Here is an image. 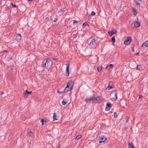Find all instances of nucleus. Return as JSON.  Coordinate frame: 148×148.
I'll use <instances>...</instances> for the list:
<instances>
[{
  "instance_id": "nucleus-1",
  "label": "nucleus",
  "mask_w": 148,
  "mask_h": 148,
  "mask_svg": "<svg viewBox=\"0 0 148 148\" xmlns=\"http://www.w3.org/2000/svg\"><path fill=\"white\" fill-rule=\"evenodd\" d=\"M43 63V67L45 69H48L51 67L52 65V62L49 58L44 59L42 62Z\"/></svg>"
},
{
  "instance_id": "nucleus-2",
  "label": "nucleus",
  "mask_w": 148,
  "mask_h": 148,
  "mask_svg": "<svg viewBox=\"0 0 148 148\" xmlns=\"http://www.w3.org/2000/svg\"><path fill=\"white\" fill-rule=\"evenodd\" d=\"M100 97L98 96L92 97V102L94 103H99L101 102Z\"/></svg>"
},
{
  "instance_id": "nucleus-3",
  "label": "nucleus",
  "mask_w": 148,
  "mask_h": 148,
  "mask_svg": "<svg viewBox=\"0 0 148 148\" xmlns=\"http://www.w3.org/2000/svg\"><path fill=\"white\" fill-rule=\"evenodd\" d=\"M132 41V38L130 36L127 37V39L124 41V44L126 45L130 44Z\"/></svg>"
},
{
  "instance_id": "nucleus-4",
  "label": "nucleus",
  "mask_w": 148,
  "mask_h": 148,
  "mask_svg": "<svg viewBox=\"0 0 148 148\" xmlns=\"http://www.w3.org/2000/svg\"><path fill=\"white\" fill-rule=\"evenodd\" d=\"M32 92L28 91L27 90H26L24 91L23 93V96L25 98H26L27 97L28 95L29 94H32Z\"/></svg>"
},
{
  "instance_id": "nucleus-5",
  "label": "nucleus",
  "mask_w": 148,
  "mask_h": 148,
  "mask_svg": "<svg viewBox=\"0 0 148 148\" xmlns=\"http://www.w3.org/2000/svg\"><path fill=\"white\" fill-rule=\"evenodd\" d=\"M107 139L104 136L99 137V143H102L104 142Z\"/></svg>"
},
{
  "instance_id": "nucleus-6",
  "label": "nucleus",
  "mask_w": 148,
  "mask_h": 148,
  "mask_svg": "<svg viewBox=\"0 0 148 148\" xmlns=\"http://www.w3.org/2000/svg\"><path fill=\"white\" fill-rule=\"evenodd\" d=\"M117 31L116 29H113L111 31L108 32V33L109 34L110 36H112Z\"/></svg>"
},
{
  "instance_id": "nucleus-7",
  "label": "nucleus",
  "mask_w": 148,
  "mask_h": 148,
  "mask_svg": "<svg viewBox=\"0 0 148 148\" xmlns=\"http://www.w3.org/2000/svg\"><path fill=\"white\" fill-rule=\"evenodd\" d=\"M111 106L110 103H107L106 104V111H108L111 108Z\"/></svg>"
},
{
  "instance_id": "nucleus-8",
  "label": "nucleus",
  "mask_w": 148,
  "mask_h": 148,
  "mask_svg": "<svg viewBox=\"0 0 148 148\" xmlns=\"http://www.w3.org/2000/svg\"><path fill=\"white\" fill-rule=\"evenodd\" d=\"M69 64H66V75L67 76H69V75L70 73L69 72Z\"/></svg>"
},
{
  "instance_id": "nucleus-9",
  "label": "nucleus",
  "mask_w": 148,
  "mask_h": 148,
  "mask_svg": "<svg viewBox=\"0 0 148 148\" xmlns=\"http://www.w3.org/2000/svg\"><path fill=\"white\" fill-rule=\"evenodd\" d=\"M73 84L74 82L73 81H71L69 82L67 84V85H68V86L70 87V89H72L73 88Z\"/></svg>"
},
{
  "instance_id": "nucleus-10",
  "label": "nucleus",
  "mask_w": 148,
  "mask_h": 148,
  "mask_svg": "<svg viewBox=\"0 0 148 148\" xmlns=\"http://www.w3.org/2000/svg\"><path fill=\"white\" fill-rule=\"evenodd\" d=\"M140 23L138 22L137 21H135L134 22V24L135 27L137 28L140 26Z\"/></svg>"
},
{
  "instance_id": "nucleus-11",
  "label": "nucleus",
  "mask_w": 148,
  "mask_h": 148,
  "mask_svg": "<svg viewBox=\"0 0 148 148\" xmlns=\"http://www.w3.org/2000/svg\"><path fill=\"white\" fill-rule=\"evenodd\" d=\"M16 38L18 40H20L21 39V36L20 34H17Z\"/></svg>"
},
{
  "instance_id": "nucleus-12",
  "label": "nucleus",
  "mask_w": 148,
  "mask_h": 148,
  "mask_svg": "<svg viewBox=\"0 0 148 148\" xmlns=\"http://www.w3.org/2000/svg\"><path fill=\"white\" fill-rule=\"evenodd\" d=\"M148 46V41H146L144 42L142 45L141 47H147Z\"/></svg>"
},
{
  "instance_id": "nucleus-13",
  "label": "nucleus",
  "mask_w": 148,
  "mask_h": 148,
  "mask_svg": "<svg viewBox=\"0 0 148 148\" xmlns=\"http://www.w3.org/2000/svg\"><path fill=\"white\" fill-rule=\"evenodd\" d=\"M85 101L87 103L90 102L91 101H92V97L88 98L85 99Z\"/></svg>"
},
{
  "instance_id": "nucleus-14",
  "label": "nucleus",
  "mask_w": 148,
  "mask_h": 148,
  "mask_svg": "<svg viewBox=\"0 0 148 148\" xmlns=\"http://www.w3.org/2000/svg\"><path fill=\"white\" fill-rule=\"evenodd\" d=\"M33 136L34 133L33 132H32L31 131L30 132L27 134V136L29 137L32 138Z\"/></svg>"
},
{
  "instance_id": "nucleus-15",
  "label": "nucleus",
  "mask_w": 148,
  "mask_h": 148,
  "mask_svg": "<svg viewBox=\"0 0 148 148\" xmlns=\"http://www.w3.org/2000/svg\"><path fill=\"white\" fill-rule=\"evenodd\" d=\"M136 4L138 5H140L141 3V0H135Z\"/></svg>"
},
{
  "instance_id": "nucleus-16",
  "label": "nucleus",
  "mask_w": 148,
  "mask_h": 148,
  "mask_svg": "<svg viewBox=\"0 0 148 148\" xmlns=\"http://www.w3.org/2000/svg\"><path fill=\"white\" fill-rule=\"evenodd\" d=\"M128 147L129 148H134L133 144L131 143H128Z\"/></svg>"
},
{
  "instance_id": "nucleus-17",
  "label": "nucleus",
  "mask_w": 148,
  "mask_h": 148,
  "mask_svg": "<svg viewBox=\"0 0 148 148\" xmlns=\"http://www.w3.org/2000/svg\"><path fill=\"white\" fill-rule=\"evenodd\" d=\"M95 39H93L92 40L90 43V45H94L95 44Z\"/></svg>"
},
{
  "instance_id": "nucleus-18",
  "label": "nucleus",
  "mask_w": 148,
  "mask_h": 148,
  "mask_svg": "<svg viewBox=\"0 0 148 148\" xmlns=\"http://www.w3.org/2000/svg\"><path fill=\"white\" fill-rule=\"evenodd\" d=\"M56 113H54L53 114V121L55 120H57L58 119L56 118Z\"/></svg>"
},
{
  "instance_id": "nucleus-19",
  "label": "nucleus",
  "mask_w": 148,
  "mask_h": 148,
  "mask_svg": "<svg viewBox=\"0 0 148 148\" xmlns=\"http://www.w3.org/2000/svg\"><path fill=\"white\" fill-rule=\"evenodd\" d=\"M102 69V67L100 66L98 67L97 70L99 72H101V71Z\"/></svg>"
},
{
  "instance_id": "nucleus-20",
  "label": "nucleus",
  "mask_w": 148,
  "mask_h": 148,
  "mask_svg": "<svg viewBox=\"0 0 148 148\" xmlns=\"http://www.w3.org/2000/svg\"><path fill=\"white\" fill-rule=\"evenodd\" d=\"M110 84H109L108 85L106 88V89L110 90V89L114 88L112 86H110Z\"/></svg>"
},
{
  "instance_id": "nucleus-21",
  "label": "nucleus",
  "mask_w": 148,
  "mask_h": 148,
  "mask_svg": "<svg viewBox=\"0 0 148 148\" xmlns=\"http://www.w3.org/2000/svg\"><path fill=\"white\" fill-rule=\"evenodd\" d=\"M82 136L81 135L79 134L76 136L75 139L76 140H79L82 137Z\"/></svg>"
},
{
  "instance_id": "nucleus-22",
  "label": "nucleus",
  "mask_w": 148,
  "mask_h": 148,
  "mask_svg": "<svg viewBox=\"0 0 148 148\" xmlns=\"http://www.w3.org/2000/svg\"><path fill=\"white\" fill-rule=\"evenodd\" d=\"M141 68V66L140 65H137V66L136 67V69L137 70H140Z\"/></svg>"
},
{
  "instance_id": "nucleus-23",
  "label": "nucleus",
  "mask_w": 148,
  "mask_h": 148,
  "mask_svg": "<svg viewBox=\"0 0 148 148\" xmlns=\"http://www.w3.org/2000/svg\"><path fill=\"white\" fill-rule=\"evenodd\" d=\"M63 105H64L67 103V101L64 99L62 102Z\"/></svg>"
},
{
  "instance_id": "nucleus-24",
  "label": "nucleus",
  "mask_w": 148,
  "mask_h": 148,
  "mask_svg": "<svg viewBox=\"0 0 148 148\" xmlns=\"http://www.w3.org/2000/svg\"><path fill=\"white\" fill-rule=\"evenodd\" d=\"M132 9H133V14L134 16H136V14H137V12L136 10L133 8H132Z\"/></svg>"
},
{
  "instance_id": "nucleus-25",
  "label": "nucleus",
  "mask_w": 148,
  "mask_h": 148,
  "mask_svg": "<svg viewBox=\"0 0 148 148\" xmlns=\"http://www.w3.org/2000/svg\"><path fill=\"white\" fill-rule=\"evenodd\" d=\"M41 122L42 123V125H44L46 123V121L43 119H41Z\"/></svg>"
},
{
  "instance_id": "nucleus-26",
  "label": "nucleus",
  "mask_w": 148,
  "mask_h": 148,
  "mask_svg": "<svg viewBox=\"0 0 148 148\" xmlns=\"http://www.w3.org/2000/svg\"><path fill=\"white\" fill-rule=\"evenodd\" d=\"M109 66V69H111L113 67V65L112 64H110L108 65H108H107L106 68L107 67H108Z\"/></svg>"
},
{
  "instance_id": "nucleus-27",
  "label": "nucleus",
  "mask_w": 148,
  "mask_h": 148,
  "mask_svg": "<svg viewBox=\"0 0 148 148\" xmlns=\"http://www.w3.org/2000/svg\"><path fill=\"white\" fill-rule=\"evenodd\" d=\"M69 91V89H66V88H65L63 92H64V93H66Z\"/></svg>"
},
{
  "instance_id": "nucleus-28",
  "label": "nucleus",
  "mask_w": 148,
  "mask_h": 148,
  "mask_svg": "<svg viewBox=\"0 0 148 148\" xmlns=\"http://www.w3.org/2000/svg\"><path fill=\"white\" fill-rule=\"evenodd\" d=\"M126 122L127 123L129 120V117L128 116H125Z\"/></svg>"
},
{
  "instance_id": "nucleus-29",
  "label": "nucleus",
  "mask_w": 148,
  "mask_h": 148,
  "mask_svg": "<svg viewBox=\"0 0 148 148\" xmlns=\"http://www.w3.org/2000/svg\"><path fill=\"white\" fill-rule=\"evenodd\" d=\"M112 43H114L115 42V39L114 36H113L112 37Z\"/></svg>"
},
{
  "instance_id": "nucleus-30",
  "label": "nucleus",
  "mask_w": 148,
  "mask_h": 148,
  "mask_svg": "<svg viewBox=\"0 0 148 148\" xmlns=\"http://www.w3.org/2000/svg\"><path fill=\"white\" fill-rule=\"evenodd\" d=\"M86 25L89 26L88 24H86L85 23L83 24L82 26L83 27H84Z\"/></svg>"
},
{
  "instance_id": "nucleus-31",
  "label": "nucleus",
  "mask_w": 148,
  "mask_h": 148,
  "mask_svg": "<svg viewBox=\"0 0 148 148\" xmlns=\"http://www.w3.org/2000/svg\"><path fill=\"white\" fill-rule=\"evenodd\" d=\"M65 88L66 89H69V90H72V89H70V87L68 86V85H67L66 86V87Z\"/></svg>"
},
{
  "instance_id": "nucleus-32",
  "label": "nucleus",
  "mask_w": 148,
  "mask_h": 148,
  "mask_svg": "<svg viewBox=\"0 0 148 148\" xmlns=\"http://www.w3.org/2000/svg\"><path fill=\"white\" fill-rule=\"evenodd\" d=\"M114 118H116L117 117V115L116 114V112H114Z\"/></svg>"
},
{
  "instance_id": "nucleus-33",
  "label": "nucleus",
  "mask_w": 148,
  "mask_h": 148,
  "mask_svg": "<svg viewBox=\"0 0 148 148\" xmlns=\"http://www.w3.org/2000/svg\"><path fill=\"white\" fill-rule=\"evenodd\" d=\"M95 13L94 11H92L91 12L90 16H93L95 15Z\"/></svg>"
},
{
  "instance_id": "nucleus-34",
  "label": "nucleus",
  "mask_w": 148,
  "mask_h": 148,
  "mask_svg": "<svg viewBox=\"0 0 148 148\" xmlns=\"http://www.w3.org/2000/svg\"><path fill=\"white\" fill-rule=\"evenodd\" d=\"M12 58L10 56H9V57L8 58V60H12Z\"/></svg>"
},
{
  "instance_id": "nucleus-35",
  "label": "nucleus",
  "mask_w": 148,
  "mask_h": 148,
  "mask_svg": "<svg viewBox=\"0 0 148 148\" xmlns=\"http://www.w3.org/2000/svg\"><path fill=\"white\" fill-rule=\"evenodd\" d=\"M114 98L115 99H117V93L116 92L114 95Z\"/></svg>"
},
{
  "instance_id": "nucleus-36",
  "label": "nucleus",
  "mask_w": 148,
  "mask_h": 148,
  "mask_svg": "<svg viewBox=\"0 0 148 148\" xmlns=\"http://www.w3.org/2000/svg\"><path fill=\"white\" fill-rule=\"evenodd\" d=\"M64 8L60 9V12H62L63 13L64 12Z\"/></svg>"
},
{
  "instance_id": "nucleus-37",
  "label": "nucleus",
  "mask_w": 148,
  "mask_h": 148,
  "mask_svg": "<svg viewBox=\"0 0 148 148\" xmlns=\"http://www.w3.org/2000/svg\"><path fill=\"white\" fill-rule=\"evenodd\" d=\"M57 92L59 94H61L63 92H60V91H59V90H58Z\"/></svg>"
},
{
  "instance_id": "nucleus-38",
  "label": "nucleus",
  "mask_w": 148,
  "mask_h": 148,
  "mask_svg": "<svg viewBox=\"0 0 148 148\" xmlns=\"http://www.w3.org/2000/svg\"><path fill=\"white\" fill-rule=\"evenodd\" d=\"M49 17H47V18H46L45 19V21H49Z\"/></svg>"
},
{
  "instance_id": "nucleus-39",
  "label": "nucleus",
  "mask_w": 148,
  "mask_h": 148,
  "mask_svg": "<svg viewBox=\"0 0 148 148\" xmlns=\"http://www.w3.org/2000/svg\"><path fill=\"white\" fill-rule=\"evenodd\" d=\"M78 22V21H73V24H74L75 23H77Z\"/></svg>"
},
{
  "instance_id": "nucleus-40",
  "label": "nucleus",
  "mask_w": 148,
  "mask_h": 148,
  "mask_svg": "<svg viewBox=\"0 0 148 148\" xmlns=\"http://www.w3.org/2000/svg\"><path fill=\"white\" fill-rule=\"evenodd\" d=\"M57 148H60L61 146L60 144H59L57 147Z\"/></svg>"
},
{
  "instance_id": "nucleus-41",
  "label": "nucleus",
  "mask_w": 148,
  "mask_h": 148,
  "mask_svg": "<svg viewBox=\"0 0 148 148\" xmlns=\"http://www.w3.org/2000/svg\"><path fill=\"white\" fill-rule=\"evenodd\" d=\"M11 4L13 7H16V5H14L12 3H11Z\"/></svg>"
},
{
  "instance_id": "nucleus-42",
  "label": "nucleus",
  "mask_w": 148,
  "mask_h": 148,
  "mask_svg": "<svg viewBox=\"0 0 148 148\" xmlns=\"http://www.w3.org/2000/svg\"><path fill=\"white\" fill-rule=\"evenodd\" d=\"M142 97V96L141 95H139V97H138V98L139 99H141Z\"/></svg>"
},
{
  "instance_id": "nucleus-43",
  "label": "nucleus",
  "mask_w": 148,
  "mask_h": 148,
  "mask_svg": "<svg viewBox=\"0 0 148 148\" xmlns=\"http://www.w3.org/2000/svg\"><path fill=\"white\" fill-rule=\"evenodd\" d=\"M58 20V19L57 18H56L55 19V20L53 21V22H56Z\"/></svg>"
},
{
  "instance_id": "nucleus-44",
  "label": "nucleus",
  "mask_w": 148,
  "mask_h": 148,
  "mask_svg": "<svg viewBox=\"0 0 148 148\" xmlns=\"http://www.w3.org/2000/svg\"><path fill=\"white\" fill-rule=\"evenodd\" d=\"M4 93L2 91H1V95H3V94Z\"/></svg>"
},
{
  "instance_id": "nucleus-45",
  "label": "nucleus",
  "mask_w": 148,
  "mask_h": 148,
  "mask_svg": "<svg viewBox=\"0 0 148 148\" xmlns=\"http://www.w3.org/2000/svg\"><path fill=\"white\" fill-rule=\"evenodd\" d=\"M132 50L133 51V52H134V47H133L132 48Z\"/></svg>"
},
{
  "instance_id": "nucleus-46",
  "label": "nucleus",
  "mask_w": 148,
  "mask_h": 148,
  "mask_svg": "<svg viewBox=\"0 0 148 148\" xmlns=\"http://www.w3.org/2000/svg\"><path fill=\"white\" fill-rule=\"evenodd\" d=\"M53 59V60H57V58H52Z\"/></svg>"
},
{
  "instance_id": "nucleus-47",
  "label": "nucleus",
  "mask_w": 148,
  "mask_h": 148,
  "mask_svg": "<svg viewBox=\"0 0 148 148\" xmlns=\"http://www.w3.org/2000/svg\"><path fill=\"white\" fill-rule=\"evenodd\" d=\"M33 0H28L29 1H32Z\"/></svg>"
},
{
  "instance_id": "nucleus-48",
  "label": "nucleus",
  "mask_w": 148,
  "mask_h": 148,
  "mask_svg": "<svg viewBox=\"0 0 148 148\" xmlns=\"http://www.w3.org/2000/svg\"><path fill=\"white\" fill-rule=\"evenodd\" d=\"M136 55H139V53H136Z\"/></svg>"
},
{
  "instance_id": "nucleus-49",
  "label": "nucleus",
  "mask_w": 148,
  "mask_h": 148,
  "mask_svg": "<svg viewBox=\"0 0 148 148\" xmlns=\"http://www.w3.org/2000/svg\"><path fill=\"white\" fill-rule=\"evenodd\" d=\"M132 67V69H134V68H133V67Z\"/></svg>"
}]
</instances>
